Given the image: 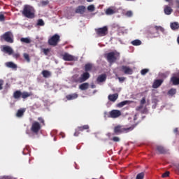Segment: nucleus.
Returning a JSON list of instances; mask_svg holds the SVG:
<instances>
[{
    "label": "nucleus",
    "mask_w": 179,
    "mask_h": 179,
    "mask_svg": "<svg viewBox=\"0 0 179 179\" xmlns=\"http://www.w3.org/2000/svg\"><path fill=\"white\" fill-rule=\"evenodd\" d=\"M162 31L164 33V28L160 26H148L146 29V34L148 38H155L156 36L155 34L157 33V31Z\"/></svg>",
    "instance_id": "nucleus-1"
},
{
    "label": "nucleus",
    "mask_w": 179,
    "mask_h": 179,
    "mask_svg": "<svg viewBox=\"0 0 179 179\" xmlns=\"http://www.w3.org/2000/svg\"><path fill=\"white\" fill-rule=\"evenodd\" d=\"M38 120L39 121V122L37 121H34L32 122L31 127V132H33V134H36V135H37V134L40 132V130L41 129V127H43V125H45V122L44 120V118L40 117L38 118Z\"/></svg>",
    "instance_id": "nucleus-2"
},
{
    "label": "nucleus",
    "mask_w": 179,
    "mask_h": 179,
    "mask_svg": "<svg viewBox=\"0 0 179 179\" xmlns=\"http://www.w3.org/2000/svg\"><path fill=\"white\" fill-rule=\"evenodd\" d=\"M136 127V124H134L130 127H124V126L117 125L114 127L113 132L114 135H120V134H127V132H131L134 131V129Z\"/></svg>",
    "instance_id": "nucleus-3"
},
{
    "label": "nucleus",
    "mask_w": 179,
    "mask_h": 179,
    "mask_svg": "<svg viewBox=\"0 0 179 179\" xmlns=\"http://www.w3.org/2000/svg\"><path fill=\"white\" fill-rule=\"evenodd\" d=\"M22 15L28 19L34 18V8L29 5H25L22 10Z\"/></svg>",
    "instance_id": "nucleus-4"
},
{
    "label": "nucleus",
    "mask_w": 179,
    "mask_h": 179,
    "mask_svg": "<svg viewBox=\"0 0 179 179\" xmlns=\"http://www.w3.org/2000/svg\"><path fill=\"white\" fill-rule=\"evenodd\" d=\"M33 96V92H22L20 90H17L14 92L13 93V97L17 100L20 97H22V99H26L28 97H30Z\"/></svg>",
    "instance_id": "nucleus-5"
},
{
    "label": "nucleus",
    "mask_w": 179,
    "mask_h": 179,
    "mask_svg": "<svg viewBox=\"0 0 179 179\" xmlns=\"http://www.w3.org/2000/svg\"><path fill=\"white\" fill-rule=\"evenodd\" d=\"M1 38L6 43H13V34L11 31H7L1 36Z\"/></svg>",
    "instance_id": "nucleus-6"
},
{
    "label": "nucleus",
    "mask_w": 179,
    "mask_h": 179,
    "mask_svg": "<svg viewBox=\"0 0 179 179\" xmlns=\"http://www.w3.org/2000/svg\"><path fill=\"white\" fill-rule=\"evenodd\" d=\"M59 38L60 36L58 34L53 35L49 40H48V44L49 45H53V47H55L56 45H58V43H59Z\"/></svg>",
    "instance_id": "nucleus-7"
},
{
    "label": "nucleus",
    "mask_w": 179,
    "mask_h": 179,
    "mask_svg": "<svg viewBox=\"0 0 179 179\" xmlns=\"http://www.w3.org/2000/svg\"><path fill=\"white\" fill-rule=\"evenodd\" d=\"M95 31L98 36L103 37V36H106L107 33H108V28L107 27H103L102 28L95 29Z\"/></svg>",
    "instance_id": "nucleus-8"
},
{
    "label": "nucleus",
    "mask_w": 179,
    "mask_h": 179,
    "mask_svg": "<svg viewBox=\"0 0 179 179\" xmlns=\"http://www.w3.org/2000/svg\"><path fill=\"white\" fill-rule=\"evenodd\" d=\"M106 59L108 62L110 64H113V62H115L117 61V57H115V52H110L106 55Z\"/></svg>",
    "instance_id": "nucleus-9"
},
{
    "label": "nucleus",
    "mask_w": 179,
    "mask_h": 179,
    "mask_svg": "<svg viewBox=\"0 0 179 179\" xmlns=\"http://www.w3.org/2000/svg\"><path fill=\"white\" fill-rule=\"evenodd\" d=\"M89 128H90V127H89V125L85 124L81 127H78L76 129V131L74 133V136H79V135L80 134V132H83V131H86L87 129H89Z\"/></svg>",
    "instance_id": "nucleus-10"
},
{
    "label": "nucleus",
    "mask_w": 179,
    "mask_h": 179,
    "mask_svg": "<svg viewBox=\"0 0 179 179\" xmlns=\"http://www.w3.org/2000/svg\"><path fill=\"white\" fill-rule=\"evenodd\" d=\"M120 71L121 72H123L124 75H132V73H134V70L127 66H122L120 67Z\"/></svg>",
    "instance_id": "nucleus-11"
},
{
    "label": "nucleus",
    "mask_w": 179,
    "mask_h": 179,
    "mask_svg": "<svg viewBox=\"0 0 179 179\" xmlns=\"http://www.w3.org/2000/svg\"><path fill=\"white\" fill-rule=\"evenodd\" d=\"M121 111L118 110H112L109 112V115H108V118H118L120 117Z\"/></svg>",
    "instance_id": "nucleus-12"
},
{
    "label": "nucleus",
    "mask_w": 179,
    "mask_h": 179,
    "mask_svg": "<svg viewBox=\"0 0 179 179\" xmlns=\"http://www.w3.org/2000/svg\"><path fill=\"white\" fill-rule=\"evenodd\" d=\"M171 82H172L174 86L179 85V71L173 74V76L171 78Z\"/></svg>",
    "instance_id": "nucleus-13"
},
{
    "label": "nucleus",
    "mask_w": 179,
    "mask_h": 179,
    "mask_svg": "<svg viewBox=\"0 0 179 179\" xmlns=\"http://www.w3.org/2000/svg\"><path fill=\"white\" fill-rule=\"evenodd\" d=\"M62 59L64 61H75V57L68 52H65L62 55Z\"/></svg>",
    "instance_id": "nucleus-14"
},
{
    "label": "nucleus",
    "mask_w": 179,
    "mask_h": 179,
    "mask_svg": "<svg viewBox=\"0 0 179 179\" xmlns=\"http://www.w3.org/2000/svg\"><path fill=\"white\" fill-rule=\"evenodd\" d=\"M90 78V73L89 72H84L83 74H81L80 79L81 81V83H83V82H86L87 79Z\"/></svg>",
    "instance_id": "nucleus-15"
},
{
    "label": "nucleus",
    "mask_w": 179,
    "mask_h": 179,
    "mask_svg": "<svg viewBox=\"0 0 179 179\" xmlns=\"http://www.w3.org/2000/svg\"><path fill=\"white\" fill-rule=\"evenodd\" d=\"M76 13H80V15H83L86 12V7L84 6H79L76 8Z\"/></svg>",
    "instance_id": "nucleus-16"
},
{
    "label": "nucleus",
    "mask_w": 179,
    "mask_h": 179,
    "mask_svg": "<svg viewBox=\"0 0 179 179\" xmlns=\"http://www.w3.org/2000/svg\"><path fill=\"white\" fill-rule=\"evenodd\" d=\"M6 66H7V68H10L11 69H15V71L17 69V65L13 63V62H6Z\"/></svg>",
    "instance_id": "nucleus-17"
},
{
    "label": "nucleus",
    "mask_w": 179,
    "mask_h": 179,
    "mask_svg": "<svg viewBox=\"0 0 179 179\" xmlns=\"http://www.w3.org/2000/svg\"><path fill=\"white\" fill-rule=\"evenodd\" d=\"M107 79V76L106 74H101L96 78V82L98 83H102V82H106Z\"/></svg>",
    "instance_id": "nucleus-18"
},
{
    "label": "nucleus",
    "mask_w": 179,
    "mask_h": 179,
    "mask_svg": "<svg viewBox=\"0 0 179 179\" xmlns=\"http://www.w3.org/2000/svg\"><path fill=\"white\" fill-rule=\"evenodd\" d=\"M162 83H163V80H155L152 85L153 89H157V87H160Z\"/></svg>",
    "instance_id": "nucleus-19"
},
{
    "label": "nucleus",
    "mask_w": 179,
    "mask_h": 179,
    "mask_svg": "<svg viewBox=\"0 0 179 179\" xmlns=\"http://www.w3.org/2000/svg\"><path fill=\"white\" fill-rule=\"evenodd\" d=\"M156 150H157V152H159L160 155H166V153H167V150H166L164 149V147L162 145H157Z\"/></svg>",
    "instance_id": "nucleus-20"
},
{
    "label": "nucleus",
    "mask_w": 179,
    "mask_h": 179,
    "mask_svg": "<svg viewBox=\"0 0 179 179\" xmlns=\"http://www.w3.org/2000/svg\"><path fill=\"white\" fill-rule=\"evenodd\" d=\"M108 100L110 101H112L113 103L115 102V101L118 99V94H109L108 96Z\"/></svg>",
    "instance_id": "nucleus-21"
},
{
    "label": "nucleus",
    "mask_w": 179,
    "mask_h": 179,
    "mask_svg": "<svg viewBox=\"0 0 179 179\" xmlns=\"http://www.w3.org/2000/svg\"><path fill=\"white\" fill-rule=\"evenodd\" d=\"M3 51L8 54V55H12V54H13V50H12V48L10 46H4L3 48Z\"/></svg>",
    "instance_id": "nucleus-22"
},
{
    "label": "nucleus",
    "mask_w": 179,
    "mask_h": 179,
    "mask_svg": "<svg viewBox=\"0 0 179 179\" xmlns=\"http://www.w3.org/2000/svg\"><path fill=\"white\" fill-rule=\"evenodd\" d=\"M72 82H73L74 83H82V81L80 80V77H79V75L78 74L73 76Z\"/></svg>",
    "instance_id": "nucleus-23"
},
{
    "label": "nucleus",
    "mask_w": 179,
    "mask_h": 179,
    "mask_svg": "<svg viewBox=\"0 0 179 179\" xmlns=\"http://www.w3.org/2000/svg\"><path fill=\"white\" fill-rule=\"evenodd\" d=\"M164 12L165 15H171V13H173V10H172L171 7H170L169 6H165Z\"/></svg>",
    "instance_id": "nucleus-24"
},
{
    "label": "nucleus",
    "mask_w": 179,
    "mask_h": 179,
    "mask_svg": "<svg viewBox=\"0 0 179 179\" xmlns=\"http://www.w3.org/2000/svg\"><path fill=\"white\" fill-rule=\"evenodd\" d=\"M93 69V64L92 63H88L85 65V71L90 72Z\"/></svg>",
    "instance_id": "nucleus-25"
},
{
    "label": "nucleus",
    "mask_w": 179,
    "mask_h": 179,
    "mask_svg": "<svg viewBox=\"0 0 179 179\" xmlns=\"http://www.w3.org/2000/svg\"><path fill=\"white\" fill-rule=\"evenodd\" d=\"M79 89L80 90H87L89 89V83H84L79 85Z\"/></svg>",
    "instance_id": "nucleus-26"
},
{
    "label": "nucleus",
    "mask_w": 179,
    "mask_h": 179,
    "mask_svg": "<svg viewBox=\"0 0 179 179\" xmlns=\"http://www.w3.org/2000/svg\"><path fill=\"white\" fill-rule=\"evenodd\" d=\"M66 99H67L68 100H75V99H78V94L74 93L66 95Z\"/></svg>",
    "instance_id": "nucleus-27"
},
{
    "label": "nucleus",
    "mask_w": 179,
    "mask_h": 179,
    "mask_svg": "<svg viewBox=\"0 0 179 179\" xmlns=\"http://www.w3.org/2000/svg\"><path fill=\"white\" fill-rule=\"evenodd\" d=\"M171 29H172V30H178L179 29V24L178 22H172L171 23Z\"/></svg>",
    "instance_id": "nucleus-28"
},
{
    "label": "nucleus",
    "mask_w": 179,
    "mask_h": 179,
    "mask_svg": "<svg viewBox=\"0 0 179 179\" xmlns=\"http://www.w3.org/2000/svg\"><path fill=\"white\" fill-rule=\"evenodd\" d=\"M21 43H24L25 44H30L31 43V40L30 38H21Z\"/></svg>",
    "instance_id": "nucleus-29"
},
{
    "label": "nucleus",
    "mask_w": 179,
    "mask_h": 179,
    "mask_svg": "<svg viewBox=\"0 0 179 179\" xmlns=\"http://www.w3.org/2000/svg\"><path fill=\"white\" fill-rule=\"evenodd\" d=\"M131 44H132V45L134 46H138V45H141L142 44V41H141V40L139 39H136L134 40L131 42Z\"/></svg>",
    "instance_id": "nucleus-30"
},
{
    "label": "nucleus",
    "mask_w": 179,
    "mask_h": 179,
    "mask_svg": "<svg viewBox=\"0 0 179 179\" xmlns=\"http://www.w3.org/2000/svg\"><path fill=\"white\" fill-rule=\"evenodd\" d=\"M105 13H106V15H114V13H115V10H113V8H108L105 11Z\"/></svg>",
    "instance_id": "nucleus-31"
},
{
    "label": "nucleus",
    "mask_w": 179,
    "mask_h": 179,
    "mask_svg": "<svg viewBox=\"0 0 179 179\" xmlns=\"http://www.w3.org/2000/svg\"><path fill=\"white\" fill-rule=\"evenodd\" d=\"M42 75L43 78H50V76H51V72L47 70H43L42 71Z\"/></svg>",
    "instance_id": "nucleus-32"
},
{
    "label": "nucleus",
    "mask_w": 179,
    "mask_h": 179,
    "mask_svg": "<svg viewBox=\"0 0 179 179\" xmlns=\"http://www.w3.org/2000/svg\"><path fill=\"white\" fill-rule=\"evenodd\" d=\"M25 111H26V110H24V109L18 110L16 113V116L18 117H23V115L24 114Z\"/></svg>",
    "instance_id": "nucleus-33"
},
{
    "label": "nucleus",
    "mask_w": 179,
    "mask_h": 179,
    "mask_svg": "<svg viewBox=\"0 0 179 179\" xmlns=\"http://www.w3.org/2000/svg\"><path fill=\"white\" fill-rule=\"evenodd\" d=\"M176 93H177V90L176 88H172V89L169 90L168 92V94L171 96H174V94H176Z\"/></svg>",
    "instance_id": "nucleus-34"
},
{
    "label": "nucleus",
    "mask_w": 179,
    "mask_h": 179,
    "mask_svg": "<svg viewBox=\"0 0 179 179\" xmlns=\"http://www.w3.org/2000/svg\"><path fill=\"white\" fill-rule=\"evenodd\" d=\"M127 104H129V101H123L117 103V107H124V106H127Z\"/></svg>",
    "instance_id": "nucleus-35"
},
{
    "label": "nucleus",
    "mask_w": 179,
    "mask_h": 179,
    "mask_svg": "<svg viewBox=\"0 0 179 179\" xmlns=\"http://www.w3.org/2000/svg\"><path fill=\"white\" fill-rule=\"evenodd\" d=\"M44 24H45L44 23V20H43V19L38 20L36 26H44Z\"/></svg>",
    "instance_id": "nucleus-36"
},
{
    "label": "nucleus",
    "mask_w": 179,
    "mask_h": 179,
    "mask_svg": "<svg viewBox=\"0 0 179 179\" xmlns=\"http://www.w3.org/2000/svg\"><path fill=\"white\" fill-rule=\"evenodd\" d=\"M144 177H145V173L143 172H141L137 174L136 179H143Z\"/></svg>",
    "instance_id": "nucleus-37"
},
{
    "label": "nucleus",
    "mask_w": 179,
    "mask_h": 179,
    "mask_svg": "<svg viewBox=\"0 0 179 179\" xmlns=\"http://www.w3.org/2000/svg\"><path fill=\"white\" fill-rule=\"evenodd\" d=\"M23 57L25 60H27V62H30V56L27 53H24Z\"/></svg>",
    "instance_id": "nucleus-38"
},
{
    "label": "nucleus",
    "mask_w": 179,
    "mask_h": 179,
    "mask_svg": "<svg viewBox=\"0 0 179 179\" xmlns=\"http://www.w3.org/2000/svg\"><path fill=\"white\" fill-rule=\"evenodd\" d=\"M94 5H90L87 6V10H90V12H94Z\"/></svg>",
    "instance_id": "nucleus-39"
},
{
    "label": "nucleus",
    "mask_w": 179,
    "mask_h": 179,
    "mask_svg": "<svg viewBox=\"0 0 179 179\" xmlns=\"http://www.w3.org/2000/svg\"><path fill=\"white\" fill-rule=\"evenodd\" d=\"M148 72H149V69H143L141 71V73L143 76L146 75V73H148Z\"/></svg>",
    "instance_id": "nucleus-40"
},
{
    "label": "nucleus",
    "mask_w": 179,
    "mask_h": 179,
    "mask_svg": "<svg viewBox=\"0 0 179 179\" xmlns=\"http://www.w3.org/2000/svg\"><path fill=\"white\" fill-rule=\"evenodd\" d=\"M126 16H127V17H131V16L134 15V13H132L131 10H128L127 12H126Z\"/></svg>",
    "instance_id": "nucleus-41"
},
{
    "label": "nucleus",
    "mask_w": 179,
    "mask_h": 179,
    "mask_svg": "<svg viewBox=\"0 0 179 179\" xmlns=\"http://www.w3.org/2000/svg\"><path fill=\"white\" fill-rule=\"evenodd\" d=\"M170 176V172L166 171L164 173L162 176V178H166V177H169Z\"/></svg>",
    "instance_id": "nucleus-42"
},
{
    "label": "nucleus",
    "mask_w": 179,
    "mask_h": 179,
    "mask_svg": "<svg viewBox=\"0 0 179 179\" xmlns=\"http://www.w3.org/2000/svg\"><path fill=\"white\" fill-rule=\"evenodd\" d=\"M43 52L45 54V55H48V52H50V49L44 48L43 50Z\"/></svg>",
    "instance_id": "nucleus-43"
},
{
    "label": "nucleus",
    "mask_w": 179,
    "mask_h": 179,
    "mask_svg": "<svg viewBox=\"0 0 179 179\" xmlns=\"http://www.w3.org/2000/svg\"><path fill=\"white\" fill-rule=\"evenodd\" d=\"M112 140L113 141V142H120V137L118 136H114Z\"/></svg>",
    "instance_id": "nucleus-44"
},
{
    "label": "nucleus",
    "mask_w": 179,
    "mask_h": 179,
    "mask_svg": "<svg viewBox=\"0 0 179 179\" xmlns=\"http://www.w3.org/2000/svg\"><path fill=\"white\" fill-rule=\"evenodd\" d=\"M48 3H50V1H48V0L43 1L41 2V4H42L43 6H45L48 5Z\"/></svg>",
    "instance_id": "nucleus-45"
},
{
    "label": "nucleus",
    "mask_w": 179,
    "mask_h": 179,
    "mask_svg": "<svg viewBox=\"0 0 179 179\" xmlns=\"http://www.w3.org/2000/svg\"><path fill=\"white\" fill-rule=\"evenodd\" d=\"M0 22H5V15L0 14Z\"/></svg>",
    "instance_id": "nucleus-46"
},
{
    "label": "nucleus",
    "mask_w": 179,
    "mask_h": 179,
    "mask_svg": "<svg viewBox=\"0 0 179 179\" xmlns=\"http://www.w3.org/2000/svg\"><path fill=\"white\" fill-rule=\"evenodd\" d=\"M3 80H0V90H2V89H3Z\"/></svg>",
    "instance_id": "nucleus-47"
},
{
    "label": "nucleus",
    "mask_w": 179,
    "mask_h": 179,
    "mask_svg": "<svg viewBox=\"0 0 179 179\" xmlns=\"http://www.w3.org/2000/svg\"><path fill=\"white\" fill-rule=\"evenodd\" d=\"M146 103V99L145 98H143L141 100V106H143V104H145Z\"/></svg>",
    "instance_id": "nucleus-48"
},
{
    "label": "nucleus",
    "mask_w": 179,
    "mask_h": 179,
    "mask_svg": "<svg viewBox=\"0 0 179 179\" xmlns=\"http://www.w3.org/2000/svg\"><path fill=\"white\" fill-rule=\"evenodd\" d=\"M13 57H14V58H16V59L20 58V54H19V53H15V54L13 55Z\"/></svg>",
    "instance_id": "nucleus-49"
},
{
    "label": "nucleus",
    "mask_w": 179,
    "mask_h": 179,
    "mask_svg": "<svg viewBox=\"0 0 179 179\" xmlns=\"http://www.w3.org/2000/svg\"><path fill=\"white\" fill-rule=\"evenodd\" d=\"M142 108H143V106H142V105L141 104L140 106H137V107L136 108V111H139L140 110H142Z\"/></svg>",
    "instance_id": "nucleus-50"
},
{
    "label": "nucleus",
    "mask_w": 179,
    "mask_h": 179,
    "mask_svg": "<svg viewBox=\"0 0 179 179\" xmlns=\"http://www.w3.org/2000/svg\"><path fill=\"white\" fill-rule=\"evenodd\" d=\"M117 79L120 82H124V80H125V77H118Z\"/></svg>",
    "instance_id": "nucleus-51"
},
{
    "label": "nucleus",
    "mask_w": 179,
    "mask_h": 179,
    "mask_svg": "<svg viewBox=\"0 0 179 179\" xmlns=\"http://www.w3.org/2000/svg\"><path fill=\"white\" fill-rule=\"evenodd\" d=\"M10 176H2L0 178V179H10Z\"/></svg>",
    "instance_id": "nucleus-52"
},
{
    "label": "nucleus",
    "mask_w": 179,
    "mask_h": 179,
    "mask_svg": "<svg viewBox=\"0 0 179 179\" xmlns=\"http://www.w3.org/2000/svg\"><path fill=\"white\" fill-rule=\"evenodd\" d=\"M176 5L179 8V0H176Z\"/></svg>",
    "instance_id": "nucleus-53"
},
{
    "label": "nucleus",
    "mask_w": 179,
    "mask_h": 179,
    "mask_svg": "<svg viewBox=\"0 0 179 179\" xmlns=\"http://www.w3.org/2000/svg\"><path fill=\"white\" fill-rule=\"evenodd\" d=\"M60 136H62V138H65V133L61 132L60 133Z\"/></svg>",
    "instance_id": "nucleus-54"
},
{
    "label": "nucleus",
    "mask_w": 179,
    "mask_h": 179,
    "mask_svg": "<svg viewBox=\"0 0 179 179\" xmlns=\"http://www.w3.org/2000/svg\"><path fill=\"white\" fill-rule=\"evenodd\" d=\"M161 76L162 78H167V75H166V73H161Z\"/></svg>",
    "instance_id": "nucleus-55"
},
{
    "label": "nucleus",
    "mask_w": 179,
    "mask_h": 179,
    "mask_svg": "<svg viewBox=\"0 0 179 179\" xmlns=\"http://www.w3.org/2000/svg\"><path fill=\"white\" fill-rule=\"evenodd\" d=\"M91 88H92V89H96V85H94V84L92 83V84L91 85Z\"/></svg>",
    "instance_id": "nucleus-56"
},
{
    "label": "nucleus",
    "mask_w": 179,
    "mask_h": 179,
    "mask_svg": "<svg viewBox=\"0 0 179 179\" xmlns=\"http://www.w3.org/2000/svg\"><path fill=\"white\" fill-rule=\"evenodd\" d=\"M173 132H174L175 134H177V133L178 132V128L174 129Z\"/></svg>",
    "instance_id": "nucleus-57"
},
{
    "label": "nucleus",
    "mask_w": 179,
    "mask_h": 179,
    "mask_svg": "<svg viewBox=\"0 0 179 179\" xmlns=\"http://www.w3.org/2000/svg\"><path fill=\"white\" fill-rule=\"evenodd\" d=\"M137 120H138L137 115H135L134 116V121H136Z\"/></svg>",
    "instance_id": "nucleus-58"
},
{
    "label": "nucleus",
    "mask_w": 179,
    "mask_h": 179,
    "mask_svg": "<svg viewBox=\"0 0 179 179\" xmlns=\"http://www.w3.org/2000/svg\"><path fill=\"white\" fill-rule=\"evenodd\" d=\"M166 2H169V3H171L173 2V0H165Z\"/></svg>",
    "instance_id": "nucleus-59"
},
{
    "label": "nucleus",
    "mask_w": 179,
    "mask_h": 179,
    "mask_svg": "<svg viewBox=\"0 0 179 179\" xmlns=\"http://www.w3.org/2000/svg\"><path fill=\"white\" fill-rule=\"evenodd\" d=\"M177 43H178V44H179V36H178V38H177Z\"/></svg>",
    "instance_id": "nucleus-60"
},
{
    "label": "nucleus",
    "mask_w": 179,
    "mask_h": 179,
    "mask_svg": "<svg viewBox=\"0 0 179 179\" xmlns=\"http://www.w3.org/2000/svg\"><path fill=\"white\" fill-rule=\"evenodd\" d=\"M94 0H87V2H93Z\"/></svg>",
    "instance_id": "nucleus-61"
},
{
    "label": "nucleus",
    "mask_w": 179,
    "mask_h": 179,
    "mask_svg": "<svg viewBox=\"0 0 179 179\" xmlns=\"http://www.w3.org/2000/svg\"><path fill=\"white\" fill-rule=\"evenodd\" d=\"M127 1H135V0H127Z\"/></svg>",
    "instance_id": "nucleus-62"
},
{
    "label": "nucleus",
    "mask_w": 179,
    "mask_h": 179,
    "mask_svg": "<svg viewBox=\"0 0 179 179\" xmlns=\"http://www.w3.org/2000/svg\"><path fill=\"white\" fill-rule=\"evenodd\" d=\"M54 139H55V138Z\"/></svg>",
    "instance_id": "nucleus-63"
}]
</instances>
